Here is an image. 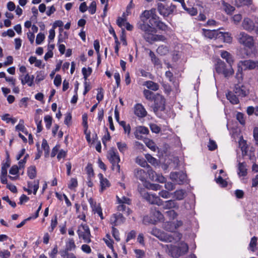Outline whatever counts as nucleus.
Instances as JSON below:
<instances>
[{"label": "nucleus", "mask_w": 258, "mask_h": 258, "mask_svg": "<svg viewBox=\"0 0 258 258\" xmlns=\"http://www.w3.org/2000/svg\"><path fill=\"white\" fill-rule=\"evenodd\" d=\"M151 233L157 237L161 241L165 242H177L179 241L182 235L177 232H172L170 234L161 231L159 229L154 228L151 231Z\"/></svg>", "instance_id": "f257e3e1"}, {"label": "nucleus", "mask_w": 258, "mask_h": 258, "mask_svg": "<svg viewBox=\"0 0 258 258\" xmlns=\"http://www.w3.org/2000/svg\"><path fill=\"white\" fill-rule=\"evenodd\" d=\"M167 248L169 253L172 257H178L180 256L185 254L188 249L187 244L184 242H181L178 246L172 245H167Z\"/></svg>", "instance_id": "f03ea898"}, {"label": "nucleus", "mask_w": 258, "mask_h": 258, "mask_svg": "<svg viewBox=\"0 0 258 258\" xmlns=\"http://www.w3.org/2000/svg\"><path fill=\"white\" fill-rule=\"evenodd\" d=\"M107 158L112 164V169L117 172H120V165L118 164L120 161L119 154L116 149L112 148L107 152Z\"/></svg>", "instance_id": "7ed1b4c3"}, {"label": "nucleus", "mask_w": 258, "mask_h": 258, "mask_svg": "<svg viewBox=\"0 0 258 258\" xmlns=\"http://www.w3.org/2000/svg\"><path fill=\"white\" fill-rule=\"evenodd\" d=\"M238 43L248 48H252L254 44L253 36L244 32H240L236 37Z\"/></svg>", "instance_id": "20e7f679"}, {"label": "nucleus", "mask_w": 258, "mask_h": 258, "mask_svg": "<svg viewBox=\"0 0 258 258\" xmlns=\"http://www.w3.org/2000/svg\"><path fill=\"white\" fill-rule=\"evenodd\" d=\"M215 69L218 74H223L226 78L229 77L234 73L232 65L226 66L225 62L221 60L217 61L215 66Z\"/></svg>", "instance_id": "39448f33"}, {"label": "nucleus", "mask_w": 258, "mask_h": 258, "mask_svg": "<svg viewBox=\"0 0 258 258\" xmlns=\"http://www.w3.org/2000/svg\"><path fill=\"white\" fill-rule=\"evenodd\" d=\"M79 238L82 239L85 243H90L91 240V233L89 226L86 224H82L78 227L77 231Z\"/></svg>", "instance_id": "423d86ee"}, {"label": "nucleus", "mask_w": 258, "mask_h": 258, "mask_svg": "<svg viewBox=\"0 0 258 258\" xmlns=\"http://www.w3.org/2000/svg\"><path fill=\"white\" fill-rule=\"evenodd\" d=\"M176 7L172 3L170 4L158 3L157 10L159 13L164 17H166L172 14L175 11Z\"/></svg>", "instance_id": "0eeeda50"}, {"label": "nucleus", "mask_w": 258, "mask_h": 258, "mask_svg": "<svg viewBox=\"0 0 258 258\" xmlns=\"http://www.w3.org/2000/svg\"><path fill=\"white\" fill-rule=\"evenodd\" d=\"M138 28L144 32V38L147 41V37L156 33V29L155 27L151 26L148 22H142L138 24Z\"/></svg>", "instance_id": "6e6552de"}, {"label": "nucleus", "mask_w": 258, "mask_h": 258, "mask_svg": "<svg viewBox=\"0 0 258 258\" xmlns=\"http://www.w3.org/2000/svg\"><path fill=\"white\" fill-rule=\"evenodd\" d=\"M154 102L153 110L154 112L158 111H163L165 109V100L164 97L158 94H156L154 99L153 100Z\"/></svg>", "instance_id": "1a4fd4ad"}, {"label": "nucleus", "mask_w": 258, "mask_h": 258, "mask_svg": "<svg viewBox=\"0 0 258 258\" xmlns=\"http://www.w3.org/2000/svg\"><path fill=\"white\" fill-rule=\"evenodd\" d=\"M143 197L151 204H155L158 206H161L162 204L163 201L155 194L146 192L143 195Z\"/></svg>", "instance_id": "9d476101"}, {"label": "nucleus", "mask_w": 258, "mask_h": 258, "mask_svg": "<svg viewBox=\"0 0 258 258\" xmlns=\"http://www.w3.org/2000/svg\"><path fill=\"white\" fill-rule=\"evenodd\" d=\"M170 177L172 180L181 184L185 181L186 175L182 171L171 172Z\"/></svg>", "instance_id": "9b49d317"}, {"label": "nucleus", "mask_w": 258, "mask_h": 258, "mask_svg": "<svg viewBox=\"0 0 258 258\" xmlns=\"http://www.w3.org/2000/svg\"><path fill=\"white\" fill-rule=\"evenodd\" d=\"M134 114L139 118H144L147 115V111L141 103H137L134 107Z\"/></svg>", "instance_id": "f8f14e48"}, {"label": "nucleus", "mask_w": 258, "mask_h": 258, "mask_svg": "<svg viewBox=\"0 0 258 258\" xmlns=\"http://www.w3.org/2000/svg\"><path fill=\"white\" fill-rule=\"evenodd\" d=\"M241 27L244 30L251 32L254 29L255 25L252 20L248 17H245L242 22Z\"/></svg>", "instance_id": "ddd939ff"}, {"label": "nucleus", "mask_w": 258, "mask_h": 258, "mask_svg": "<svg viewBox=\"0 0 258 258\" xmlns=\"http://www.w3.org/2000/svg\"><path fill=\"white\" fill-rule=\"evenodd\" d=\"M124 221V217L120 213L114 214L110 218V223L114 226L123 223Z\"/></svg>", "instance_id": "4468645a"}, {"label": "nucleus", "mask_w": 258, "mask_h": 258, "mask_svg": "<svg viewBox=\"0 0 258 258\" xmlns=\"http://www.w3.org/2000/svg\"><path fill=\"white\" fill-rule=\"evenodd\" d=\"M234 93L238 96L244 97L248 95L249 91L244 85H237L235 86Z\"/></svg>", "instance_id": "2eb2a0df"}, {"label": "nucleus", "mask_w": 258, "mask_h": 258, "mask_svg": "<svg viewBox=\"0 0 258 258\" xmlns=\"http://www.w3.org/2000/svg\"><path fill=\"white\" fill-rule=\"evenodd\" d=\"M243 66L245 69L252 70L255 68L258 69V61H254L251 60H245L239 62L238 66Z\"/></svg>", "instance_id": "dca6fc26"}, {"label": "nucleus", "mask_w": 258, "mask_h": 258, "mask_svg": "<svg viewBox=\"0 0 258 258\" xmlns=\"http://www.w3.org/2000/svg\"><path fill=\"white\" fill-rule=\"evenodd\" d=\"M19 79L21 81L22 84L23 85L27 84L29 86L31 87L33 85L34 79L33 75H29L28 74H27L24 76L23 75L20 76Z\"/></svg>", "instance_id": "f3484780"}, {"label": "nucleus", "mask_w": 258, "mask_h": 258, "mask_svg": "<svg viewBox=\"0 0 258 258\" xmlns=\"http://www.w3.org/2000/svg\"><path fill=\"white\" fill-rule=\"evenodd\" d=\"M156 14L155 9H152L150 10L144 11L141 15L142 22H148V20Z\"/></svg>", "instance_id": "a211bd4d"}, {"label": "nucleus", "mask_w": 258, "mask_h": 258, "mask_svg": "<svg viewBox=\"0 0 258 258\" xmlns=\"http://www.w3.org/2000/svg\"><path fill=\"white\" fill-rule=\"evenodd\" d=\"M203 31L204 36L210 39L216 38L218 37H220V35H222V32L215 30L203 29Z\"/></svg>", "instance_id": "6ab92c4d"}, {"label": "nucleus", "mask_w": 258, "mask_h": 258, "mask_svg": "<svg viewBox=\"0 0 258 258\" xmlns=\"http://www.w3.org/2000/svg\"><path fill=\"white\" fill-rule=\"evenodd\" d=\"M134 174L135 177L142 182H144L146 180L147 174L144 170L140 168H137L134 170Z\"/></svg>", "instance_id": "aec40b11"}, {"label": "nucleus", "mask_w": 258, "mask_h": 258, "mask_svg": "<svg viewBox=\"0 0 258 258\" xmlns=\"http://www.w3.org/2000/svg\"><path fill=\"white\" fill-rule=\"evenodd\" d=\"M98 177L100 179L101 186L100 191L102 192L104 189L110 186V183L107 178H104L103 175L102 173H99Z\"/></svg>", "instance_id": "412c9836"}, {"label": "nucleus", "mask_w": 258, "mask_h": 258, "mask_svg": "<svg viewBox=\"0 0 258 258\" xmlns=\"http://www.w3.org/2000/svg\"><path fill=\"white\" fill-rule=\"evenodd\" d=\"M161 205L163 206V208L164 209H177L178 208L177 203L174 200L163 201Z\"/></svg>", "instance_id": "4be33fe9"}, {"label": "nucleus", "mask_w": 258, "mask_h": 258, "mask_svg": "<svg viewBox=\"0 0 258 258\" xmlns=\"http://www.w3.org/2000/svg\"><path fill=\"white\" fill-rule=\"evenodd\" d=\"M221 8L228 15H231L234 11L235 8L224 1H221Z\"/></svg>", "instance_id": "5701e85b"}, {"label": "nucleus", "mask_w": 258, "mask_h": 258, "mask_svg": "<svg viewBox=\"0 0 258 258\" xmlns=\"http://www.w3.org/2000/svg\"><path fill=\"white\" fill-rule=\"evenodd\" d=\"M163 215L159 211H155L153 212L152 218L150 219L149 222L152 224H155L157 222L162 220Z\"/></svg>", "instance_id": "b1692460"}, {"label": "nucleus", "mask_w": 258, "mask_h": 258, "mask_svg": "<svg viewBox=\"0 0 258 258\" xmlns=\"http://www.w3.org/2000/svg\"><path fill=\"white\" fill-rule=\"evenodd\" d=\"M143 85L146 86L148 89L154 91H157L159 88V86L157 83L151 81L145 82Z\"/></svg>", "instance_id": "393cba45"}, {"label": "nucleus", "mask_w": 258, "mask_h": 258, "mask_svg": "<svg viewBox=\"0 0 258 258\" xmlns=\"http://www.w3.org/2000/svg\"><path fill=\"white\" fill-rule=\"evenodd\" d=\"M149 55L151 57L152 62L156 66L159 68L161 67L162 64L160 59L156 56L155 54L152 51L150 50Z\"/></svg>", "instance_id": "a878e982"}, {"label": "nucleus", "mask_w": 258, "mask_h": 258, "mask_svg": "<svg viewBox=\"0 0 258 258\" xmlns=\"http://www.w3.org/2000/svg\"><path fill=\"white\" fill-rule=\"evenodd\" d=\"M221 56L223 59H225L229 64L232 65V63L233 62V59L232 55L228 52L226 51H222L221 52Z\"/></svg>", "instance_id": "bb28decb"}, {"label": "nucleus", "mask_w": 258, "mask_h": 258, "mask_svg": "<svg viewBox=\"0 0 258 258\" xmlns=\"http://www.w3.org/2000/svg\"><path fill=\"white\" fill-rule=\"evenodd\" d=\"M227 99L233 104H237L239 103L238 98L236 95L230 92L226 94Z\"/></svg>", "instance_id": "cd10ccee"}, {"label": "nucleus", "mask_w": 258, "mask_h": 258, "mask_svg": "<svg viewBox=\"0 0 258 258\" xmlns=\"http://www.w3.org/2000/svg\"><path fill=\"white\" fill-rule=\"evenodd\" d=\"M154 34L150 35V37H147V42L152 43L153 41H164L165 40V37L163 36L155 35Z\"/></svg>", "instance_id": "c85d7f7f"}, {"label": "nucleus", "mask_w": 258, "mask_h": 258, "mask_svg": "<svg viewBox=\"0 0 258 258\" xmlns=\"http://www.w3.org/2000/svg\"><path fill=\"white\" fill-rule=\"evenodd\" d=\"M238 168V174L239 175L244 176L246 175L247 169L246 168V164H245L244 163H239Z\"/></svg>", "instance_id": "c756f323"}, {"label": "nucleus", "mask_w": 258, "mask_h": 258, "mask_svg": "<svg viewBox=\"0 0 258 258\" xmlns=\"http://www.w3.org/2000/svg\"><path fill=\"white\" fill-rule=\"evenodd\" d=\"M143 94L145 98L149 101H153L156 95V94H154L148 89H145L143 91Z\"/></svg>", "instance_id": "7c9ffc66"}, {"label": "nucleus", "mask_w": 258, "mask_h": 258, "mask_svg": "<svg viewBox=\"0 0 258 258\" xmlns=\"http://www.w3.org/2000/svg\"><path fill=\"white\" fill-rule=\"evenodd\" d=\"M173 194L176 200H182L185 197V191L184 190L180 189L176 190Z\"/></svg>", "instance_id": "2f4dec72"}, {"label": "nucleus", "mask_w": 258, "mask_h": 258, "mask_svg": "<svg viewBox=\"0 0 258 258\" xmlns=\"http://www.w3.org/2000/svg\"><path fill=\"white\" fill-rule=\"evenodd\" d=\"M156 51L161 55H165L168 53L169 49L168 47L162 45L157 48Z\"/></svg>", "instance_id": "473e14b6"}, {"label": "nucleus", "mask_w": 258, "mask_h": 258, "mask_svg": "<svg viewBox=\"0 0 258 258\" xmlns=\"http://www.w3.org/2000/svg\"><path fill=\"white\" fill-rule=\"evenodd\" d=\"M27 174L31 179H33L36 177V170L34 166H31L28 168Z\"/></svg>", "instance_id": "72a5a7b5"}, {"label": "nucleus", "mask_w": 258, "mask_h": 258, "mask_svg": "<svg viewBox=\"0 0 258 258\" xmlns=\"http://www.w3.org/2000/svg\"><path fill=\"white\" fill-rule=\"evenodd\" d=\"M117 209L118 211L124 212L126 215H129L132 212L128 208L123 204H119Z\"/></svg>", "instance_id": "f704fd0d"}, {"label": "nucleus", "mask_w": 258, "mask_h": 258, "mask_svg": "<svg viewBox=\"0 0 258 258\" xmlns=\"http://www.w3.org/2000/svg\"><path fill=\"white\" fill-rule=\"evenodd\" d=\"M76 248V245L74 240L73 238L69 239L68 241L66 243V250L71 251Z\"/></svg>", "instance_id": "c9c22d12"}, {"label": "nucleus", "mask_w": 258, "mask_h": 258, "mask_svg": "<svg viewBox=\"0 0 258 258\" xmlns=\"http://www.w3.org/2000/svg\"><path fill=\"white\" fill-rule=\"evenodd\" d=\"M136 162L143 167H149L147 161L142 157H137L136 159Z\"/></svg>", "instance_id": "e433bc0d"}, {"label": "nucleus", "mask_w": 258, "mask_h": 258, "mask_svg": "<svg viewBox=\"0 0 258 258\" xmlns=\"http://www.w3.org/2000/svg\"><path fill=\"white\" fill-rule=\"evenodd\" d=\"M159 19V17L157 15V14H155L154 15V16H153L152 17H151L150 19L148 20V23L151 26L155 28Z\"/></svg>", "instance_id": "4c0bfd02"}, {"label": "nucleus", "mask_w": 258, "mask_h": 258, "mask_svg": "<svg viewBox=\"0 0 258 258\" xmlns=\"http://www.w3.org/2000/svg\"><path fill=\"white\" fill-rule=\"evenodd\" d=\"M116 145L119 151L122 153H123L127 149L125 143L119 142L116 143Z\"/></svg>", "instance_id": "58836bf2"}, {"label": "nucleus", "mask_w": 258, "mask_h": 258, "mask_svg": "<svg viewBox=\"0 0 258 258\" xmlns=\"http://www.w3.org/2000/svg\"><path fill=\"white\" fill-rule=\"evenodd\" d=\"M118 204H126L130 205L131 204V200L129 198H126L124 196H122L121 198H119L118 196H116Z\"/></svg>", "instance_id": "ea45409f"}, {"label": "nucleus", "mask_w": 258, "mask_h": 258, "mask_svg": "<svg viewBox=\"0 0 258 258\" xmlns=\"http://www.w3.org/2000/svg\"><path fill=\"white\" fill-rule=\"evenodd\" d=\"M92 209L94 213H97L101 219H103L102 209L99 205H97L96 206L93 207Z\"/></svg>", "instance_id": "a19ab883"}, {"label": "nucleus", "mask_w": 258, "mask_h": 258, "mask_svg": "<svg viewBox=\"0 0 258 258\" xmlns=\"http://www.w3.org/2000/svg\"><path fill=\"white\" fill-rule=\"evenodd\" d=\"M82 71L84 76V78L85 79V81H86L88 77L91 75L92 70L91 68L89 67L87 69L86 68H83Z\"/></svg>", "instance_id": "79ce46f5"}, {"label": "nucleus", "mask_w": 258, "mask_h": 258, "mask_svg": "<svg viewBox=\"0 0 258 258\" xmlns=\"http://www.w3.org/2000/svg\"><path fill=\"white\" fill-rule=\"evenodd\" d=\"M257 237L253 236L250 240V243H249V248L251 249V251H254L255 250V247L257 243Z\"/></svg>", "instance_id": "37998d69"}, {"label": "nucleus", "mask_w": 258, "mask_h": 258, "mask_svg": "<svg viewBox=\"0 0 258 258\" xmlns=\"http://www.w3.org/2000/svg\"><path fill=\"white\" fill-rule=\"evenodd\" d=\"M250 0H236L235 5L237 7H241L243 5H248L250 4Z\"/></svg>", "instance_id": "c03bdc74"}, {"label": "nucleus", "mask_w": 258, "mask_h": 258, "mask_svg": "<svg viewBox=\"0 0 258 258\" xmlns=\"http://www.w3.org/2000/svg\"><path fill=\"white\" fill-rule=\"evenodd\" d=\"M44 121L46 123V127L49 129L52 123V117L50 115H47L44 117Z\"/></svg>", "instance_id": "a18cd8bd"}, {"label": "nucleus", "mask_w": 258, "mask_h": 258, "mask_svg": "<svg viewBox=\"0 0 258 258\" xmlns=\"http://www.w3.org/2000/svg\"><path fill=\"white\" fill-rule=\"evenodd\" d=\"M78 186V181L76 178H72L68 184V187L71 189H73Z\"/></svg>", "instance_id": "49530a36"}, {"label": "nucleus", "mask_w": 258, "mask_h": 258, "mask_svg": "<svg viewBox=\"0 0 258 258\" xmlns=\"http://www.w3.org/2000/svg\"><path fill=\"white\" fill-rule=\"evenodd\" d=\"M89 12L91 14L93 15L95 13L96 11V2L94 1H93L90 5L89 7L88 8Z\"/></svg>", "instance_id": "de8ad7c7"}, {"label": "nucleus", "mask_w": 258, "mask_h": 258, "mask_svg": "<svg viewBox=\"0 0 258 258\" xmlns=\"http://www.w3.org/2000/svg\"><path fill=\"white\" fill-rule=\"evenodd\" d=\"M242 18L241 14H235L232 17L233 22L235 24H238L241 21Z\"/></svg>", "instance_id": "09e8293b"}, {"label": "nucleus", "mask_w": 258, "mask_h": 258, "mask_svg": "<svg viewBox=\"0 0 258 258\" xmlns=\"http://www.w3.org/2000/svg\"><path fill=\"white\" fill-rule=\"evenodd\" d=\"M44 39L45 35L41 33H38L36 36V43L37 44H41V42L44 40Z\"/></svg>", "instance_id": "8fccbe9b"}, {"label": "nucleus", "mask_w": 258, "mask_h": 258, "mask_svg": "<svg viewBox=\"0 0 258 258\" xmlns=\"http://www.w3.org/2000/svg\"><path fill=\"white\" fill-rule=\"evenodd\" d=\"M127 23L125 18L119 17L117 20V24L119 27L125 26V23Z\"/></svg>", "instance_id": "3c124183"}, {"label": "nucleus", "mask_w": 258, "mask_h": 258, "mask_svg": "<svg viewBox=\"0 0 258 258\" xmlns=\"http://www.w3.org/2000/svg\"><path fill=\"white\" fill-rule=\"evenodd\" d=\"M98 93L97 94L96 99L98 102H100L103 99V89L102 88H98L97 89Z\"/></svg>", "instance_id": "603ef678"}, {"label": "nucleus", "mask_w": 258, "mask_h": 258, "mask_svg": "<svg viewBox=\"0 0 258 258\" xmlns=\"http://www.w3.org/2000/svg\"><path fill=\"white\" fill-rule=\"evenodd\" d=\"M136 131L139 134H142L144 135L148 134L149 133V130L148 128L144 126H139L137 128Z\"/></svg>", "instance_id": "864d4df0"}, {"label": "nucleus", "mask_w": 258, "mask_h": 258, "mask_svg": "<svg viewBox=\"0 0 258 258\" xmlns=\"http://www.w3.org/2000/svg\"><path fill=\"white\" fill-rule=\"evenodd\" d=\"M134 251L137 258H144L145 256V252L143 250L135 249Z\"/></svg>", "instance_id": "5fc2aeb1"}, {"label": "nucleus", "mask_w": 258, "mask_h": 258, "mask_svg": "<svg viewBox=\"0 0 258 258\" xmlns=\"http://www.w3.org/2000/svg\"><path fill=\"white\" fill-rule=\"evenodd\" d=\"M112 235H113L114 238H115V239L116 241H119L120 240V238H119V232H118V230L117 229H116L115 228H114V227H112Z\"/></svg>", "instance_id": "6e6d98bb"}, {"label": "nucleus", "mask_w": 258, "mask_h": 258, "mask_svg": "<svg viewBox=\"0 0 258 258\" xmlns=\"http://www.w3.org/2000/svg\"><path fill=\"white\" fill-rule=\"evenodd\" d=\"M19 167L16 165H13L9 171L10 174L12 175H16L18 173L19 171Z\"/></svg>", "instance_id": "4d7b16f0"}, {"label": "nucleus", "mask_w": 258, "mask_h": 258, "mask_svg": "<svg viewBox=\"0 0 258 258\" xmlns=\"http://www.w3.org/2000/svg\"><path fill=\"white\" fill-rule=\"evenodd\" d=\"M139 72H140V75L142 77L149 78L150 79L152 78V75L150 73L146 72V71H145L143 69H140L139 70Z\"/></svg>", "instance_id": "13d9d810"}, {"label": "nucleus", "mask_w": 258, "mask_h": 258, "mask_svg": "<svg viewBox=\"0 0 258 258\" xmlns=\"http://www.w3.org/2000/svg\"><path fill=\"white\" fill-rule=\"evenodd\" d=\"M156 27L162 30H165L167 28V25L164 23L162 22L159 20L158 21Z\"/></svg>", "instance_id": "bf43d9fd"}, {"label": "nucleus", "mask_w": 258, "mask_h": 258, "mask_svg": "<svg viewBox=\"0 0 258 258\" xmlns=\"http://www.w3.org/2000/svg\"><path fill=\"white\" fill-rule=\"evenodd\" d=\"M24 129L25 126L24 125V121L23 120L21 119L19 121V124L16 126V130L18 131L24 132Z\"/></svg>", "instance_id": "052dcab7"}, {"label": "nucleus", "mask_w": 258, "mask_h": 258, "mask_svg": "<svg viewBox=\"0 0 258 258\" xmlns=\"http://www.w3.org/2000/svg\"><path fill=\"white\" fill-rule=\"evenodd\" d=\"M149 169L147 171L148 173L149 176V178L152 180H154L155 177H156V174H157L149 166V167H148Z\"/></svg>", "instance_id": "680f3d73"}, {"label": "nucleus", "mask_w": 258, "mask_h": 258, "mask_svg": "<svg viewBox=\"0 0 258 258\" xmlns=\"http://www.w3.org/2000/svg\"><path fill=\"white\" fill-rule=\"evenodd\" d=\"M236 118L241 124H244L245 120L244 118L243 114L241 113L238 112L236 114Z\"/></svg>", "instance_id": "e2e57ef3"}, {"label": "nucleus", "mask_w": 258, "mask_h": 258, "mask_svg": "<svg viewBox=\"0 0 258 258\" xmlns=\"http://www.w3.org/2000/svg\"><path fill=\"white\" fill-rule=\"evenodd\" d=\"M216 182L219 184L222 187H225L227 185V182L223 179L221 176H219L217 179Z\"/></svg>", "instance_id": "0e129e2a"}, {"label": "nucleus", "mask_w": 258, "mask_h": 258, "mask_svg": "<svg viewBox=\"0 0 258 258\" xmlns=\"http://www.w3.org/2000/svg\"><path fill=\"white\" fill-rule=\"evenodd\" d=\"M146 158L147 161L152 164H155L157 163L156 159L149 154L146 155Z\"/></svg>", "instance_id": "69168bd1"}, {"label": "nucleus", "mask_w": 258, "mask_h": 258, "mask_svg": "<svg viewBox=\"0 0 258 258\" xmlns=\"http://www.w3.org/2000/svg\"><path fill=\"white\" fill-rule=\"evenodd\" d=\"M61 83V78L60 75H56L54 79V84L56 86L58 87L60 85Z\"/></svg>", "instance_id": "338daca9"}, {"label": "nucleus", "mask_w": 258, "mask_h": 258, "mask_svg": "<svg viewBox=\"0 0 258 258\" xmlns=\"http://www.w3.org/2000/svg\"><path fill=\"white\" fill-rule=\"evenodd\" d=\"M10 255V252L8 250L0 251V256L2 258H9Z\"/></svg>", "instance_id": "774afa93"}]
</instances>
